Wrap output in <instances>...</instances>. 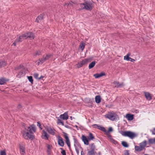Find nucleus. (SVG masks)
<instances>
[{
	"label": "nucleus",
	"instance_id": "nucleus-10",
	"mask_svg": "<svg viewBox=\"0 0 155 155\" xmlns=\"http://www.w3.org/2000/svg\"><path fill=\"white\" fill-rule=\"evenodd\" d=\"M20 153L21 155H25V147L24 146L20 145L19 146Z\"/></svg>",
	"mask_w": 155,
	"mask_h": 155
},
{
	"label": "nucleus",
	"instance_id": "nucleus-51",
	"mask_svg": "<svg viewBox=\"0 0 155 155\" xmlns=\"http://www.w3.org/2000/svg\"><path fill=\"white\" fill-rule=\"evenodd\" d=\"M18 42V41H16V40L13 43V45L15 46H16V43Z\"/></svg>",
	"mask_w": 155,
	"mask_h": 155
},
{
	"label": "nucleus",
	"instance_id": "nucleus-28",
	"mask_svg": "<svg viewBox=\"0 0 155 155\" xmlns=\"http://www.w3.org/2000/svg\"><path fill=\"white\" fill-rule=\"evenodd\" d=\"M98 129L101 130V131L103 132H106V130L105 129L104 127L102 126L99 125Z\"/></svg>",
	"mask_w": 155,
	"mask_h": 155
},
{
	"label": "nucleus",
	"instance_id": "nucleus-35",
	"mask_svg": "<svg viewBox=\"0 0 155 155\" xmlns=\"http://www.w3.org/2000/svg\"><path fill=\"white\" fill-rule=\"evenodd\" d=\"M74 146L75 147V150L77 152V154L78 155L79 154V151L78 149L77 146L75 145V144H74Z\"/></svg>",
	"mask_w": 155,
	"mask_h": 155
},
{
	"label": "nucleus",
	"instance_id": "nucleus-59",
	"mask_svg": "<svg viewBox=\"0 0 155 155\" xmlns=\"http://www.w3.org/2000/svg\"><path fill=\"white\" fill-rule=\"evenodd\" d=\"M153 140L154 141V143H155V138L154 139H153Z\"/></svg>",
	"mask_w": 155,
	"mask_h": 155
},
{
	"label": "nucleus",
	"instance_id": "nucleus-4",
	"mask_svg": "<svg viewBox=\"0 0 155 155\" xmlns=\"http://www.w3.org/2000/svg\"><path fill=\"white\" fill-rule=\"evenodd\" d=\"M80 6L82 9H85L90 11L92 9L93 7L92 2L90 1H87L83 3L80 4Z\"/></svg>",
	"mask_w": 155,
	"mask_h": 155
},
{
	"label": "nucleus",
	"instance_id": "nucleus-5",
	"mask_svg": "<svg viewBox=\"0 0 155 155\" xmlns=\"http://www.w3.org/2000/svg\"><path fill=\"white\" fill-rule=\"evenodd\" d=\"M105 116L106 117L113 121L117 119L118 117L117 114L114 112L109 113L105 115Z\"/></svg>",
	"mask_w": 155,
	"mask_h": 155
},
{
	"label": "nucleus",
	"instance_id": "nucleus-20",
	"mask_svg": "<svg viewBox=\"0 0 155 155\" xmlns=\"http://www.w3.org/2000/svg\"><path fill=\"white\" fill-rule=\"evenodd\" d=\"M43 17L42 15H40L36 19V21L37 22H39V21H41L43 19Z\"/></svg>",
	"mask_w": 155,
	"mask_h": 155
},
{
	"label": "nucleus",
	"instance_id": "nucleus-11",
	"mask_svg": "<svg viewBox=\"0 0 155 155\" xmlns=\"http://www.w3.org/2000/svg\"><path fill=\"white\" fill-rule=\"evenodd\" d=\"M60 117L63 120H67L68 118V113L66 112L64 114L61 115Z\"/></svg>",
	"mask_w": 155,
	"mask_h": 155
},
{
	"label": "nucleus",
	"instance_id": "nucleus-7",
	"mask_svg": "<svg viewBox=\"0 0 155 155\" xmlns=\"http://www.w3.org/2000/svg\"><path fill=\"white\" fill-rule=\"evenodd\" d=\"M46 129L48 132L51 134L54 135L55 133V130L54 128H51L50 127L47 126L46 127Z\"/></svg>",
	"mask_w": 155,
	"mask_h": 155
},
{
	"label": "nucleus",
	"instance_id": "nucleus-25",
	"mask_svg": "<svg viewBox=\"0 0 155 155\" xmlns=\"http://www.w3.org/2000/svg\"><path fill=\"white\" fill-rule=\"evenodd\" d=\"M135 149L137 151L139 152L142 151L143 150L140 147L137 146H135Z\"/></svg>",
	"mask_w": 155,
	"mask_h": 155
},
{
	"label": "nucleus",
	"instance_id": "nucleus-48",
	"mask_svg": "<svg viewBox=\"0 0 155 155\" xmlns=\"http://www.w3.org/2000/svg\"><path fill=\"white\" fill-rule=\"evenodd\" d=\"M40 61V59H39V60H38L37 61H36V62H37V64L38 65H39L40 64H41V62Z\"/></svg>",
	"mask_w": 155,
	"mask_h": 155
},
{
	"label": "nucleus",
	"instance_id": "nucleus-1",
	"mask_svg": "<svg viewBox=\"0 0 155 155\" xmlns=\"http://www.w3.org/2000/svg\"><path fill=\"white\" fill-rule=\"evenodd\" d=\"M36 127L34 124L25 127L22 132L23 138L26 140H33L35 138L33 134L36 132Z\"/></svg>",
	"mask_w": 155,
	"mask_h": 155
},
{
	"label": "nucleus",
	"instance_id": "nucleus-9",
	"mask_svg": "<svg viewBox=\"0 0 155 155\" xmlns=\"http://www.w3.org/2000/svg\"><path fill=\"white\" fill-rule=\"evenodd\" d=\"M58 139V143L59 145L61 147H63L64 146V142L62 138L60 136L57 137Z\"/></svg>",
	"mask_w": 155,
	"mask_h": 155
},
{
	"label": "nucleus",
	"instance_id": "nucleus-38",
	"mask_svg": "<svg viewBox=\"0 0 155 155\" xmlns=\"http://www.w3.org/2000/svg\"><path fill=\"white\" fill-rule=\"evenodd\" d=\"M60 149L62 150L61 153L62 155H66V153L65 150H63V148H60Z\"/></svg>",
	"mask_w": 155,
	"mask_h": 155
},
{
	"label": "nucleus",
	"instance_id": "nucleus-26",
	"mask_svg": "<svg viewBox=\"0 0 155 155\" xmlns=\"http://www.w3.org/2000/svg\"><path fill=\"white\" fill-rule=\"evenodd\" d=\"M88 139L90 140H93L94 139V137L91 133H90L89 134V135L88 136Z\"/></svg>",
	"mask_w": 155,
	"mask_h": 155
},
{
	"label": "nucleus",
	"instance_id": "nucleus-3",
	"mask_svg": "<svg viewBox=\"0 0 155 155\" xmlns=\"http://www.w3.org/2000/svg\"><path fill=\"white\" fill-rule=\"evenodd\" d=\"M120 133L122 136L128 137L132 139L137 136L136 133L130 131H121Z\"/></svg>",
	"mask_w": 155,
	"mask_h": 155
},
{
	"label": "nucleus",
	"instance_id": "nucleus-23",
	"mask_svg": "<svg viewBox=\"0 0 155 155\" xmlns=\"http://www.w3.org/2000/svg\"><path fill=\"white\" fill-rule=\"evenodd\" d=\"M6 81L5 79L4 78H2L0 79V84L2 85L5 83Z\"/></svg>",
	"mask_w": 155,
	"mask_h": 155
},
{
	"label": "nucleus",
	"instance_id": "nucleus-57",
	"mask_svg": "<svg viewBox=\"0 0 155 155\" xmlns=\"http://www.w3.org/2000/svg\"><path fill=\"white\" fill-rule=\"evenodd\" d=\"M47 152L48 153H50V150H47Z\"/></svg>",
	"mask_w": 155,
	"mask_h": 155
},
{
	"label": "nucleus",
	"instance_id": "nucleus-42",
	"mask_svg": "<svg viewBox=\"0 0 155 155\" xmlns=\"http://www.w3.org/2000/svg\"><path fill=\"white\" fill-rule=\"evenodd\" d=\"M148 142L150 143L153 144L154 143V141L153 140V139H149Z\"/></svg>",
	"mask_w": 155,
	"mask_h": 155
},
{
	"label": "nucleus",
	"instance_id": "nucleus-31",
	"mask_svg": "<svg viewBox=\"0 0 155 155\" xmlns=\"http://www.w3.org/2000/svg\"><path fill=\"white\" fill-rule=\"evenodd\" d=\"M129 56L130 54H127L126 55L124 56V60L127 61H129V59L130 58V57H129Z\"/></svg>",
	"mask_w": 155,
	"mask_h": 155
},
{
	"label": "nucleus",
	"instance_id": "nucleus-43",
	"mask_svg": "<svg viewBox=\"0 0 155 155\" xmlns=\"http://www.w3.org/2000/svg\"><path fill=\"white\" fill-rule=\"evenodd\" d=\"M46 60L45 59V58H44V57H43L42 59H40V61L41 62V64H42Z\"/></svg>",
	"mask_w": 155,
	"mask_h": 155
},
{
	"label": "nucleus",
	"instance_id": "nucleus-24",
	"mask_svg": "<svg viewBox=\"0 0 155 155\" xmlns=\"http://www.w3.org/2000/svg\"><path fill=\"white\" fill-rule=\"evenodd\" d=\"M6 64L5 62L3 61L0 60V68L5 66Z\"/></svg>",
	"mask_w": 155,
	"mask_h": 155
},
{
	"label": "nucleus",
	"instance_id": "nucleus-45",
	"mask_svg": "<svg viewBox=\"0 0 155 155\" xmlns=\"http://www.w3.org/2000/svg\"><path fill=\"white\" fill-rule=\"evenodd\" d=\"M124 155H129V151L127 150L125 151Z\"/></svg>",
	"mask_w": 155,
	"mask_h": 155
},
{
	"label": "nucleus",
	"instance_id": "nucleus-61",
	"mask_svg": "<svg viewBox=\"0 0 155 155\" xmlns=\"http://www.w3.org/2000/svg\"><path fill=\"white\" fill-rule=\"evenodd\" d=\"M153 130H154V131H155V128H153Z\"/></svg>",
	"mask_w": 155,
	"mask_h": 155
},
{
	"label": "nucleus",
	"instance_id": "nucleus-49",
	"mask_svg": "<svg viewBox=\"0 0 155 155\" xmlns=\"http://www.w3.org/2000/svg\"><path fill=\"white\" fill-rule=\"evenodd\" d=\"M52 147V146L51 145H48L47 146V148L48 150H51Z\"/></svg>",
	"mask_w": 155,
	"mask_h": 155
},
{
	"label": "nucleus",
	"instance_id": "nucleus-36",
	"mask_svg": "<svg viewBox=\"0 0 155 155\" xmlns=\"http://www.w3.org/2000/svg\"><path fill=\"white\" fill-rule=\"evenodd\" d=\"M74 144H75L76 146L77 145L79 146V144L77 140L75 138H74Z\"/></svg>",
	"mask_w": 155,
	"mask_h": 155
},
{
	"label": "nucleus",
	"instance_id": "nucleus-22",
	"mask_svg": "<svg viewBox=\"0 0 155 155\" xmlns=\"http://www.w3.org/2000/svg\"><path fill=\"white\" fill-rule=\"evenodd\" d=\"M96 64V62L95 61H94L92 62L91 63H90L89 65V68L90 69L93 68L95 65Z\"/></svg>",
	"mask_w": 155,
	"mask_h": 155
},
{
	"label": "nucleus",
	"instance_id": "nucleus-19",
	"mask_svg": "<svg viewBox=\"0 0 155 155\" xmlns=\"http://www.w3.org/2000/svg\"><path fill=\"white\" fill-rule=\"evenodd\" d=\"M101 99V97L100 95H97L95 97V101L97 103L99 104L100 103Z\"/></svg>",
	"mask_w": 155,
	"mask_h": 155
},
{
	"label": "nucleus",
	"instance_id": "nucleus-60",
	"mask_svg": "<svg viewBox=\"0 0 155 155\" xmlns=\"http://www.w3.org/2000/svg\"><path fill=\"white\" fill-rule=\"evenodd\" d=\"M72 117H71H71H70V118H71V120H72Z\"/></svg>",
	"mask_w": 155,
	"mask_h": 155
},
{
	"label": "nucleus",
	"instance_id": "nucleus-52",
	"mask_svg": "<svg viewBox=\"0 0 155 155\" xmlns=\"http://www.w3.org/2000/svg\"><path fill=\"white\" fill-rule=\"evenodd\" d=\"M21 107H22V106H21V105L20 104H19L17 107L18 108V109H20V108H21Z\"/></svg>",
	"mask_w": 155,
	"mask_h": 155
},
{
	"label": "nucleus",
	"instance_id": "nucleus-50",
	"mask_svg": "<svg viewBox=\"0 0 155 155\" xmlns=\"http://www.w3.org/2000/svg\"><path fill=\"white\" fill-rule=\"evenodd\" d=\"M135 60L133 59H132V58H130V59H129V61H130L131 62H134L135 61Z\"/></svg>",
	"mask_w": 155,
	"mask_h": 155
},
{
	"label": "nucleus",
	"instance_id": "nucleus-37",
	"mask_svg": "<svg viewBox=\"0 0 155 155\" xmlns=\"http://www.w3.org/2000/svg\"><path fill=\"white\" fill-rule=\"evenodd\" d=\"M113 131V129L112 127H110L109 128L108 130L107 131H106V132H106V134H109V133L110 132H111Z\"/></svg>",
	"mask_w": 155,
	"mask_h": 155
},
{
	"label": "nucleus",
	"instance_id": "nucleus-16",
	"mask_svg": "<svg viewBox=\"0 0 155 155\" xmlns=\"http://www.w3.org/2000/svg\"><path fill=\"white\" fill-rule=\"evenodd\" d=\"M126 117L129 120H132L134 119V115L130 114H127L126 116Z\"/></svg>",
	"mask_w": 155,
	"mask_h": 155
},
{
	"label": "nucleus",
	"instance_id": "nucleus-33",
	"mask_svg": "<svg viewBox=\"0 0 155 155\" xmlns=\"http://www.w3.org/2000/svg\"><path fill=\"white\" fill-rule=\"evenodd\" d=\"M73 2H69V3H66L64 4V6H72L73 4Z\"/></svg>",
	"mask_w": 155,
	"mask_h": 155
},
{
	"label": "nucleus",
	"instance_id": "nucleus-44",
	"mask_svg": "<svg viewBox=\"0 0 155 155\" xmlns=\"http://www.w3.org/2000/svg\"><path fill=\"white\" fill-rule=\"evenodd\" d=\"M38 74L37 73H35L34 74V77L36 79L38 78Z\"/></svg>",
	"mask_w": 155,
	"mask_h": 155
},
{
	"label": "nucleus",
	"instance_id": "nucleus-47",
	"mask_svg": "<svg viewBox=\"0 0 155 155\" xmlns=\"http://www.w3.org/2000/svg\"><path fill=\"white\" fill-rule=\"evenodd\" d=\"M98 126H99V125L97 124H94L92 125V127L94 128H98Z\"/></svg>",
	"mask_w": 155,
	"mask_h": 155
},
{
	"label": "nucleus",
	"instance_id": "nucleus-58",
	"mask_svg": "<svg viewBox=\"0 0 155 155\" xmlns=\"http://www.w3.org/2000/svg\"><path fill=\"white\" fill-rule=\"evenodd\" d=\"M83 151H82L81 152V155H85L84 153H83Z\"/></svg>",
	"mask_w": 155,
	"mask_h": 155
},
{
	"label": "nucleus",
	"instance_id": "nucleus-6",
	"mask_svg": "<svg viewBox=\"0 0 155 155\" xmlns=\"http://www.w3.org/2000/svg\"><path fill=\"white\" fill-rule=\"evenodd\" d=\"M89 59H85L84 60L80 61L78 64H76V66L78 68L81 67L85 64L87 63V62L89 61Z\"/></svg>",
	"mask_w": 155,
	"mask_h": 155
},
{
	"label": "nucleus",
	"instance_id": "nucleus-53",
	"mask_svg": "<svg viewBox=\"0 0 155 155\" xmlns=\"http://www.w3.org/2000/svg\"><path fill=\"white\" fill-rule=\"evenodd\" d=\"M151 131L152 132V134L153 135H155V132L154 131L151 130Z\"/></svg>",
	"mask_w": 155,
	"mask_h": 155
},
{
	"label": "nucleus",
	"instance_id": "nucleus-8",
	"mask_svg": "<svg viewBox=\"0 0 155 155\" xmlns=\"http://www.w3.org/2000/svg\"><path fill=\"white\" fill-rule=\"evenodd\" d=\"M64 136L66 140V143L68 147L70 148V142L69 140L68 135V134L65 132L63 133Z\"/></svg>",
	"mask_w": 155,
	"mask_h": 155
},
{
	"label": "nucleus",
	"instance_id": "nucleus-32",
	"mask_svg": "<svg viewBox=\"0 0 155 155\" xmlns=\"http://www.w3.org/2000/svg\"><path fill=\"white\" fill-rule=\"evenodd\" d=\"M51 54H48L46 55V56L44 57V58H45V59L46 60V61L47 60H48V59H49V58H50V57L51 56Z\"/></svg>",
	"mask_w": 155,
	"mask_h": 155
},
{
	"label": "nucleus",
	"instance_id": "nucleus-62",
	"mask_svg": "<svg viewBox=\"0 0 155 155\" xmlns=\"http://www.w3.org/2000/svg\"><path fill=\"white\" fill-rule=\"evenodd\" d=\"M76 127H78V126H76Z\"/></svg>",
	"mask_w": 155,
	"mask_h": 155
},
{
	"label": "nucleus",
	"instance_id": "nucleus-55",
	"mask_svg": "<svg viewBox=\"0 0 155 155\" xmlns=\"http://www.w3.org/2000/svg\"><path fill=\"white\" fill-rule=\"evenodd\" d=\"M113 143H114V144H116L117 143V141H115V140H114Z\"/></svg>",
	"mask_w": 155,
	"mask_h": 155
},
{
	"label": "nucleus",
	"instance_id": "nucleus-54",
	"mask_svg": "<svg viewBox=\"0 0 155 155\" xmlns=\"http://www.w3.org/2000/svg\"><path fill=\"white\" fill-rule=\"evenodd\" d=\"M37 125L39 126V127H40V126H41V124H40V123H39V122H37Z\"/></svg>",
	"mask_w": 155,
	"mask_h": 155
},
{
	"label": "nucleus",
	"instance_id": "nucleus-21",
	"mask_svg": "<svg viewBox=\"0 0 155 155\" xmlns=\"http://www.w3.org/2000/svg\"><path fill=\"white\" fill-rule=\"evenodd\" d=\"M88 155H94L96 153V152L94 150H88Z\"/></svg>",
	"mask_w": 155,
	"mask_h": 155
},
{
	"label": "nucleus",
	"instance_id": "nucleus-18",
	"mask_svg": "<svg viewBox=\"0 0 155 155\" xmlns=\"http://www.w3.org/2000/svg\"><path fill=\"white\" fill-rule=\"evenodd\" d=\"M144 94L146 99L150 101L152 99V97L150 94L149 92H144Z\"/></svg>",
	"mask_w": 155,
	"mask_h": 155
},
{
	"label": "nucleus",
	"instance_id": "nucleus-29",
	"mask_svg": "<svg viewBox=\"0 0 155 155\" xmlns=\"http://www.w3.org/2000/svg\"><path fill=\"white\" fill-rule=\"evenodd\" d=\"M90 150H94L95 149V147L94 143H92L90 145Z\"/></svg>",
	"mask_w": 155,
	"mask_h": 155
},
{
	"label": "nucleus",
	"instance_id": "nucleus-15",
	"mask_svg": "<svg viewBox=\"0 0 155 155\" xmlns=\"http://www.w3.org/2000/svg\"><path fill=\"white\" fill-rule=\"evenodd\" d=\"M82 140L85 144L88 145L89 144V142L87 137L84 135H82Z\"/></svg>",
	"mask_w": 155,
	"mask_h": 155
},
{
	"label": "nucleus",
	"instance_id": "nucleus-13",
	"mask_svg": "<svg viewBox=\"0 0 155 155\" xmlns=\"http://www.w3.org/2000/svg\"><path fill=\"white\" fill-rule=\"evenodd\" d=\"M42 132V138L48 140V139L49 135L44 130H43Z\"/></svg>",
	"mask_w": 155,
	"mask_h": 155
},
{
	"label": "nucleus",
	"instance_id": "nucleus-12",
	"mask_svg": "<svg viewBox=\"0 0 155 155\" xmlns=\"http://www.w3.org/2000/svg\"><path fill=\"white\" fill-rule=\"evenodd\" d=\"M113 84L114 85V86L117 87H121L124 86L123 83H119L117 81H114V82Z\"/></svg>",
	"mask_w": 155,
	"mask_h": 155
},
{
	"label": "nucleus",
	"instance_id": "nucleus-56",
	"mask_svg": "<svg viewBox=\"0 0 155 155\" xmlns=\"http://www.w3.org/2000/svg\"><path fill=\"white\" fill-rule=\"evenodd\" d=\"M43 77H44L43 76H41L40 78H38V79L40 80V79H41L42 78H43Z\"/></svg>",
	"mask_w": 155,
	"mask_h": 155
},
{
	"label": "nucleus",
	"instance_id": "nucleus-2",
	"mask_svg": "<svg viewBox=\"0 0 155 155\" xmlns=\"http://www.w3.org/2000/svg\"><path fill=\"white\" fill-rule=\"evenodd\" d=\"M35 35L33 33L31 32H29L19 36L18 38L16 39V41H18V42H21L23 40L26 39L28 38H29L30 39H33Z\"/></svg>",
	"mask_w": 155,
	"mask_h": 155
},
{
	"label": "nucleus",
	"instance_id": "nucleus-30",
	"mask_svg": "<svg viewBox=\"0 0 155 155\" xmlns=\"http://www.w3.org/2000/svg\"><path fill=\"white\" fill-rule=\"evenodd\" d=\"M122 145L124 147H128V145L127 143L125 141H122Z\"/></svg>",
	"mask_w": 155,
	"mask_h": 155
},
{
	"label": "nucleus",
	"instance_id": "nucleus-46",
	"mask_svg": "<svg viewBox=\"0 0 155 155\" xmlns=\"http://www.w3.org/2000/svg\"><path fill=\"white\" fill-rule=\"evenodd\" d=\"M58 123H60L62 125H64V123L62 121H61V120L59 119H58Z\"/></svg>",
	"mask_w": 155,
	"mask_h": 155
},
{
	"label": "nucleus",
	"instance_id": "nucleus-17",
	"mask_svg": "<svg viewBox=\"0 0 155 155\" xmlns=\"http://www.w3.org/2000/svg\"><path fill=\"white\" fill-rule=\"evenodd\" d=\"M147 144V141L146 140H144L142 143H140L139 145L141 148L143 150L146 146Z\"/></svg>",
	"mask_w": 155,
	"mask_h": 155
},
{
	"label": "nucleus",
	"instance_id": "nucleus-40",
	"mask_svg": "<svg viewBox=\"0 0 155 155\" xmlns=\"http://www.w3.org/2000/svg\"><path fill=\"white\" fill-rule=\"evenodd\" d=\"M23 74V71H21L19 72L18 74V76L19 77H20Z\"/></svg>",
	"mask_w": 155,
	"mask_h": 155
},
{
	"label": "nucleus",
	"instance_id": "nucleus-14",
	"mask_svg": "<svg viewBox=\"0 0 155 155\" xmlns=\"http://www.w3.org/2000/svg\"><path fill=\"white\" fill-rule=\"evenodd\" d=\"M105 75V74L104 72H101L100 74H94L93 76L96 78H99Z\"/></svg>",
	"mask_w": 155,
	"mask_h": 155
},
{
	"label": "nucleus",
	"instance_id": "nucleus-39",
	"mask_svg": "<svg viewBox=\"0 0 155 155\" xmlns=\"http://www.w3.org/2000/svg\"><path fill=\"white\" fill-rule=\"evenodd\" d=\"M41 54V52L39 51H37L34 54V56L39 55Z\"/></svg>",
	"mask_w": 155,
	"mask_h": 155
},
{
	"label": "nucleus",
	"instance_id": "nucleus-27",
	"mask_svg": "<svg viewBox=\"0 0 155 155\" xmlns=\"http://www.w3.org/2000/svg\"><path fill=\"white\" fill-rule=\"evenodd\" d=\"M85 43H82L80 44L79 45V48L81 49L82 51H83L85 47Z\"/></svg>",
	"mask_w": 155,
	"mask_h": 155
},
{
	"label": "nucleus",
	"instance_id": "nucleus-41",
	"mask_svg": "<svg viewBox=\"0 0 155 155\" xmlns=\"http://www.w3.org/2000/svg\"><path fill=\"white\" fill-rule=\"evenodd\" d=\"M0 155H6L5 150H1L0 151Z\"/></svg>",
	"mask_w": 155,
	"mask_h": 155
},
{
	"label": "nucleus",
	"instance_id": "nucleus-34",
	"mask_svg": "<svg viewBox=\"0 0 155 155\" xmlns=\"http://www.w3.org/2000/svg\"><path fill=\"white\" fill-rule=\"evenodd\" d=\"M28 78L29 81L32 84L33 83V80L32 79V76H28Z\"/></svg>",
	"mask_w": 155,
	"mask_h": 155
}]
</instances>
